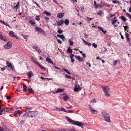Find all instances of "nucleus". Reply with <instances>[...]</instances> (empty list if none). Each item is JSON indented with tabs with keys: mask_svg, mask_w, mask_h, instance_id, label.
<instances>
[{
	"mask_svg": "<svg viewBox=\"0 0 131 131\" xmlns=\"http://www.w3.org/2000/svg\"><path fill=\"white\" fill-rule=\"evenodd\" d=\"M68 42L70 45L72 46L73 45V42L70 39L69 40Z\"/></svg>",
	"mask_w": 131,
	"mask_h": 131,
	"instance_id": "f704fd0d",
	"label": "nucleus"
},
{
	"mask_svg": "<svg viewBox=\"0 0 131 131\" xmlns=\"http://www.w3.org/2000/svg\"><path fill=\"white\" fill-rule=\"evenodd\" d=\"M102 6L101 4H98L96 6V7L97 8V7H101Z\"/></svg>",
	"mask_w": 131,
	"mask_h": 131,
	"instance_id": "09e8293b",
	"label": "nucleus"
},
{
	"mask_svg": "<svg viewBox=\"0 0 131 131\" xmlns=\"http://www.w3.org/2000/svg\"><path fill=\"white\" fill-rule=\"evenodd\" d=\"M37 115V112L35 111H29L23 114L22 116L27 117H33L36 116Z\"/></svg>",
	"mask_w": 131,
	"mask_h": 131,
	"instance_id": "f257e3e1",
	"label": "nucleus"
},
{
	"mask_svg": "<svg viewBox=\"0 0 131 131\" xmlns=\"http://www.w3.org/2000/svg\"><path fill=\"white\" fill-rule=\"evenodd\" d=\"M83 42L84 43L85 45H87L88 42H86L84 40H83Z\"/></svg>",
	"mask_w": 131,
	"mask_h": 131,
	"instance_id": "338daca9",
	"label": "nucleus"
},
{
	"mask_svg": "<svg viewBox=\"0 0 131 131\" xmlns=\"http://www.w3.org/2000/svg\"><path fill=\"white\" fill-rule=\"evenodd\" d=\"M112 2L113 3L115 4L116 3H119L120 2L118 1H116V0H114L112 1Z\"/></svg>",
	"mask_w": 131,
	"mask_h": 131,
	"instance_id": "58836bf2",
	"label": "nucleus"
},
{
	"mask_svg": "<svg viewBox=\"0 0 131 131\" xmlns=\"http://www.w3.org/2000/svg\"><path fill=\"white\" fill-rule=\"evenodd\" d=\"M126 14L128 16V17L130 18H131V15L129 13H126Z\"/></svg>",
	"mask_w": 131,
	"mask_h": 131,
	"instance_id": "864d4df0",
	"label": "nucleus"
},
{
	"mask_svg": "<svg viewBox=\"0 0 131 131\" xmlns=\"http://www.w3.org/2000/svg\"><path fill=\"white\" fill-rule=\"evenodd\" d=\"M103 14V12L101 10H99L97 13V14L100 16H102Z\"/></svg>",
	"mask_w": 131,
	"mask_h": 131,
	"instance_id": "5701e85b",
	"label": "nucleus"
},
{
	"mask_svg": "<svg viewBox=\"0 0 131 131\" xmlns=\"http://www.w3.org/2000/svg\"><path fill=\"white\" fill-rule=\"evenodd\" d=\"M103 90L105 95L106 97H109L110 94L108 92L110 90V88L108 86H106L103 88Z\"/></svg>",
	"mask_w": 131,
	"mask_h": 131,
	"instance_id": "20e7f679",
	"label": "nucleus"
},
{
	"mask_svg": "<svg viewBox=\"0 0 131 131\" xmlns=\"http://www.w3.org/2000/svg\"><path fill=\"white\" fill-rule=\"evenodd\" d=\"M35 30L41 33L44 32L43 30L41 29L39 27H35Z\"/></svg>",
	"mask_w": 131,
	"mask_h": 131,
	"instance_id": "9d476101",
	"label": "nucleus"
},
{
	"mask_svg": "<svg viewBox=\"0 0 131 131\" xmlns=\"http://www.w3.org/2000/svg\"><path fill=\"white\" fill-rule=\"evenodd\" d=\"M75 58L77 60H78L80 62H82L83 61V59L82 57L80 56H77L76 55H75Z\"/></svg>",
	"mask_w": 131,
	"mask_h": 131,
	"instance_id": "6e6552de",
	"label": "nucleus"
},
{
	"mask_svg": "<svg viewBox=\"0 0 131 131\" xmlns=\"http://www.w3.org/2000/svg\"><path fill=\"white\" fill-rule=\"evenodd\" d=\"M46 61L50 63H53L52 61L49 57H47L46 59Z\"/></svg>",
	"mask_w": 131,
	"mask_h": 131,
	"instance_id": "dca6fc26",
	"label": "nucleus"
},
{
	"mask_svg": "<svg viewBox=\"0 0 131 131\" xmlns=\"http://www.w3.org/2000/svg\"><path fill=\"white\" fill-rule=\"evenodd\" d=\"M3 24L9 27V28H10L9 25L7 23L4 21L3 22Z\"/></svg>",
	"mask_w": 131,
	"mask_h": 131,
	"instance_id": "c85d7f7f",
	"label": "nucleus"
},
{
	"mask_svg": "<svg viewBox=\"0 0 131 131\" xmlns=\"http://www.w3.org/2000/svg\"><path fill=\"white\" fill-rule=\"evenodd\" d=\"M0 39H1L2 40L4 41L7 42V40L5 38H3V36H2L1 38H0Z\"/></svg>",
	"mask_w": 131,
	"mask_h": 131,
	"instance_id": "4c0bfd02",
	"label": "nucleus"
},
{
	"mask_svg": "<svg viewBox=\"0 0 131 131\" xmlns=\"http://www.w3.org/2000/svg\"><path fill=\"white\" fill-rule=\"evenodd\" d=\"M43 13L45 14L47 16H50L51 15V14L49 12L47 11H45L43 12Z\"/></svg>",
	"mask_w": 131,
	"mask_h": 131,
	"instance_id": "a878e982",
	"label": "nucleus"
},
{
	"mask_svg": "<svg viewBox=\"0 0 131 131\" xmlns=\"http://www.w3.org/2000/svg\"><path fill=\"white\" fill-rule=\"evenodd\" d=\"M92 45L93 46L94 48H96L97 47V45L95 44V43H92Z\"/></svg>",
	"mask_w": 131,
	"mask_h": 131,
	"instance_id": "37998d69",
	"label": "nucleus"
},
{
	"mask_svg": "<svg viewBox=\"0 0 131 131\" xmlns=\"http://www.w3.org/2000/svg\"><path fill=\"white\" fill-rule=\"evenodd\" d=\"M64 15V14L63 13H60L58 14L57 16V17L59 18H62L63 17Z\"/></svg>",
	"mask_w": 131,
	"mask_h": 131,
	"instance_id": "4468645a",
	"label": "nucleus"
},
{
	"mask_svg": "<svg viewBox=\"0 0 131 131\" xmlns=\"http://www.w3.org/2000/svg\"><path fill=\"white\" fill-rule=\"evenodd\" d=\"M120 18L124 21H125L126 20L125 17L123 16H121Z\"/></svg>",
	"mask_w": 131,
	"mask_h": 131,
	"instance_id": "c756f323",
	"label": "nucleus"
},
{
	"mask_svg": "<svg viewBox=\"0 0 131 131\" xmlns=\"http://www.w3.org/2000/svg\"><path fill=\"white\" fill-rule=\"evenodd\" d=\"M63 70L65 71L66 72L68 73L70 75V73L69 71L68 70L65 69H63Z\"/></svg>",
	"mask_w": 131,
	"mask_h": 131,
	"instance_id": "7c9ffc66",
	"label": "nucleus"
},
{
	"mask_svg": "<svg viewBox=\"0 0 131 131\" xmlns=\"http://www.w3.org/2000/svg\"><path fill=\"white\" fill-rule=\"evenodd\" d=\"M126 38L127 40V41L128 42L130 41L129 35L128 33H126L125 34Z\"/></svg>",
	"mask_w": 131,
	"mask_h": 131,
	"instance_id": "ddd939ff",
	"label": "nucleus"
},
{
	"mask_svg": "<svg viewBox=\"0 0 131 131\" xmlns=\"http://www.w3.org/2000/svg\"><path fill=\"white\" fill-rule=\"evenodd\" d=\"M29 22L32 25H33L35 24V22H34L32 20H29Z\"/></svg>",
	"mask_w": 131,
	"mask_h": 131,
	"instance_id": "c9c22d12",
	"label": "nucleus"
},
{
	"mask_svg": "<svg viewBox=\"0 0 131 131\" xmlns=\"http://www.w3.org/2000/svg\"><path fill=\"white\" fill-rule=\"evenodd\" d=\"M89 109L90 110V112L93 114H96L97 113L98 111L97 110H94L93 108L91 106L89 105Z\"/></svg>",
	"mask_w": 131,
	"mask_h": 131,
	"instance_id": "39448f33",
	"label": "nucleus"
},
{
	"mask_svg": "<svg viewBox=\"0 0 131 131\" xmlns=\"http://www.w3.org/2000/svg\"><path fill=\"white\" fill-rule=\"evenodd\" d=\"M19 2H18V3H17L16 5V6H13V7L12 6V7H13L15 9H18V6L19 5Z\"/></svg>",
	"mask_w": 131,
	"mask_h": 131,
	"instance_id": "412c9836",
	"label": "nucleus"
},
{
	"mask_svg": "<svg viewBox=\"0 0 131 131\" xmlns=\"http://www.w3.org/2000/svg\"><path fill=\"white\" fill-rule=\"evenodd\" d=\"M123 27H124V29L125 31L126 30L127 28L128 27L127 26H123Z\"/></svg>",
	"mask_w": 131,
	"mask_h": 131,
	"instance_id": "bf43d9fd",
	"label": "nucleus"
},
{
	"mask_svg": "<svg viewBox=\"0 0 131 131\" xmlns=\"http://www.w3.org/2000/svg\"><path fill=\"white\" fill-rule=\"evenodd\" d=\"M9 34L10 36L12 37H15L17 39H18L19 38V37H18L17 36L15 35H14V32L12 31H9Z\"/></svg>",
	"mask_w": 131,
	"mask_h": 131,
	"instance_id": "423d86ee",
	"label": "nucleus"
},
{
	"mask_svg": "<svg viewBox=\"0 0 131 131\" xmlns=\"http://www.w3.org/2000/svg\"><path fill=\"white\" fill-rule=\"evenodd\" d=\"M66 118L67 121L71 122L73 124L79 126L82 128H84L83 125L82 123L79 121L72 120L70 118L67 117H66Z\"/></svg>",
	"mask_w": 131,
	"mask_h": 131,
	"instance_id": "f03ea898",
	"label": "nucleus"
},
{
	"mask_svg": "<svg viewBox=\"0 0 131 131\" xmlns=\"http://www.w3.org/2000/svg\"><path fill=\"white\" fill-rule=\"evenodd\" d=\"M11 46V43L9 42H8L6 44L4 45V47L5 48L8 49L10 48Z\"/></svg>",
	"mask_w": 131,
	"mask_h": 131,
	"instance_id": "0eeeda50",
	"label": "nucleus"
},
{
	"mask_svg": "<svg viewBox=\"0 0 131 131\" xmlns=\"http://www.w3.org/2000/svg\"><path fill=\"white\" fill-rule=\"evenodd\" d=\"M91 102L92 103H94V102H96V101L95 99H93L91 101Z\"/></svg>",
	"mask_w": 131,
	"mask_h": 131,
	"instance_id": "a18cd8bd",
	"label": "nucleus"
},
{
	"mask_svg": "<svg viewBox=\"0 0 131 131\" xmlns=\"http://www.w3.org/2000/svg\"><path fill=\"white\" fill-rule=\"evenodd\" d=\"M62 108L61 107H60L59 108H56V109L58 111H61Z\"/></svg>",
	"mask_w": 131,
	"mask_h": 131,
	"instance_id": "3c124183",
	"label": "nucleus"
},
{
	"mask_svg": "<svg viewBox=\"0 0 131 131\" xmlns=\"http://www.w3.org/2000/svg\"><path fill=\"white\" fill-rule=\"evenodd\" d=\"M7 66L9 67H10L11 68L13 69V67L12 66L10 62L8 61H7L6 63Z\"/></svg>",
	"mask_w": 131,
	"mask_h": 131,
	"instance_id": "9b49d317",
	"label": "nucleus"
},
{
	"mask_svg": "<svg viewBox=\"0 0 131 131\" xmlns=\"http://www.w3.org/2000/svg\"><path fill=\"white\" fill-rule=\"evenodd\" d=\"M57 32L59 34H61L63 32V31L61 29H59L57 31Z\"/></svg>",
	"mask_w": 131,
	"mask_h": 131,
	"instance_id": "a19ab883",
	"label": "nucleus"
},
{
	"mask_svg": "<svg viewBox=\"0 0 131 131\" xmlns=\"http://www.w3.org/2000/svg\"><path fill=\"white\" fill-rule=\"evenodd\" d=\"M25 108L29 109V110H31L32 108L31 107H28L26 106V107H25Z\"/></svg>",
	"mask_w": 131,
	"mask_h": 131,
	"instance_id": "13d9d810",
	"label": "nucleus"
},
{
	"mask_svg": "<svg viewBox=\"0 0 131 131\" xmlns=\"http://www.w3.org/2000/svg\"><path fill=\"white\" fill-rule=\"evenodd\" d=\"M97 28L98 29L100 30L103 33L105 34L106 32L107 31H104L103 30V28L101 27H100L99 26Z\"/></svg>",
	"mask_w": 131,
	"mask_h": 131,
	"instance_id": "aec40b11",
	"label": "nucleus"
},
{
	"mask_svg": "<svg viewBox=\"0 0 131 131\" xmlns=\"http://www.w3.org/2000/svg\"><path fill=\"white\" fill-rule=\"evenodd\" d=\"M4 112H11L10 109L8 108V107H6L4 109Z\"/></svg>",
	"mask_w": 131,
	"mask_h": 131,
	"instance_id": "a211bd4d",
	"label": "nucleus"
},
{
	"mask_svg": "<svg viewBox=\"0 0 131 131\" xmlns=\"http://www.w3.org/2000/svg\"><path fill=\"white\" fill-rule=\"evenodd\" d=\"M61 111H64V112H67V111L65 109H64V108H62V109L61 110Z\"/></svg>",
	"mask_w": 131,
	"mask_h": 131,
	"instance_id": "603ef678",
	"label": "nucleus"
},
{
	"mask_svg": "<svg viewBox=\"0 0 131 131\" xmlns=\"http://www.w3.org/2000/svg\"><path fill=\"white\" fill-rule=\"evenodd\" d=\"M71 62L72 63H74V60L73 59H71Z\"/></svg>",
	"mask_w": 131,
	"mask_h": 131,
	"instance_id": "e2e57ef3",
	"label": "nucleus"
},
{
	"mask_svg": "<svg viewBox=\"0 0 131 131\" xmlns=\"http://www.w3.org/2000/svg\"><path fill=\"white\" fill-rule=\"evenodd\" d=\"M35 63L37 64V65L39 66L40 68H41L42 67L40 65V64H39V63H38V62H37L35 61H34Z\"/></svg>",
	"mask_w": 131,
	"mask_h": 131,
	"instance_id": "49530a36",
	"label": "nucleus"
},
{
	"mask_svg": "<svg viewBox=\"0 0 131 131\" xmlns=\"http://www.w3.org/2000/svg\"><path fill=\"white\" fill-rule=\"evenodd\" d=\"M81 88L80 87H79V88H77V87H75L74 88V91L75 92H77L79 90H81Z\"/></svg>",
	"mask_w": 131,
	"mask_h": 131,
	"instance_id": "b1692460",
	"label": "nucleus"
},
{
	"mask_svg": "<svg viewBox=\"0 0 131 131\" xmlns=\"http://www.w3.org/2000/svg\"><path fill=\"white\" fill-rule=\"evenodd\" d=\"M28 91L31 93H34V92L33 91L32 89L31 88H29L28 89Z\"/></svg>",
	"mask_w": 131,
	"mask_h": 131,
	"instance_id": "bb28decb",
	"label": "nucleus"
},
{
	"mask_svg": "<svg viewBox=\"0 0 131 131\" xmlns=\"http://www.w3.org/2000/svg\"><path fill=\"white\" fill-rule=\"evenodd\" d=\"M33 48L34 49H35L39 53H40L41 52V50L38 49V48L37 46H34L33 47Z\"/></svg>",
	"mask_w": 131,
	"mask_h": 131,
	"instance_id": "2eb2a0df",
	"label": "nucleus"
},
{
	"mask_svg": "<svg viewBox=\"0 0 131 131\" xmlns=\"http://www.w3.org/2000/svg\"><path fill=\"white\" fill-rule=\"evenodd\" d=\"M23 87L24 89V90H27V86L25 84H23Z\"/></svg>",
	"mask_w": 131,
	"mask_h": 131,
	"instance_id": "ea45409f",
	"label": "nucleus"
},
{
	"mask_svg": "<svg viewBox=\"0 0 131 131\" xmlns=\"http://www.w3.org/2000/svg\"><path fill=\"white\" fill-rule=\"evenodd\" d=\"M40 16H36V18H35V19L37 20L38 21H39L40 20V18H39Z\"/></svg>",
	"mask_w": 131,
	"mask_h": 131,
	"instance_id": "e433bc0d",
	"label": "nucleus"
},
{
	"mask_svg": "<svg viewBox=\"0 0 131 131\" xmlns=\"http://www.w3.org/2000/svg\"><path fill=\"white\" fill-rule=\"evenodd\" d=\"M86 64L88 65L89 66V67H91V65L89 63L86 62Z\"/></svg>",
	"mask_w": 131,
	"mask_h": 131,
	"instance_id": "4d7b16f0",
	"label": "nucleus"
},
{
	"mask_svg": "<svg viewBox=\"0 0 131 131\" xmlns=\"http://www.w3.org/2000/svg\"><path fill=\"white\" fill-rule=\"evenodd\" d=\"M74 57V55L73 54H71L70 56V57L71 59H72Z\"/></svg>",
	"mask_w": 131,
	"mask_h": 131,
	"instance_id": "052dcab7",
	"label": "nucleus"
},
{
	"mask_svg": "<svg viewBox=\"0 0 131 131\" xmlns=\"http://www.w3.org/2000/svg\"><path fill=\"white\" fill-rule=\"evenodd\" d=\"M64 22L66 25H67L69 24V21L68 19H66Z\"/></svg>",
	"mask_w": 131,
	"mask_h": 131,
	"instance_id": "cd10ccee",
	"label": "nucleus"
},
{
	"mask_svg": "<svg viewBox=\"0 0 131 131\" xmlns=\"http://www.w3.org/2000/svg\"><path fill=\"white\" fill-rule=\"evenodd\" d=\"M117 62L116 61H115L113 62V65L114 66H115Z\"/></svg>",
	"mask_w": 131,
	"mask_h": 131,
	"instance_id": "de8ad7c7",
	"label": "nucleus"
},
{
	"mask_svg": "<svg viewBox=\"0 0 131 131\" xmlns=\"http://www.w3.org/2000/svg\"><path fill=\"white\" fill-rule=\"evenodd\" d=\"M57 36L59 38L62 39L63 41H64L65 38V37L63 35L58 34Z\"/></svg>",
	"mask_w": 131,
	"mask_h": 131,
	"instance_id": "1a4fd4ad",
	"label": "nucleus"
},
{
	"mask_svg": "<svg viewBox=\"0 0 131 131\" xmlns=\"http://www.w3.org/2000/svg\"><path fill=\"white\" fill-rule=\"evenodd\" d=\"M6 67L5 66L4 67L1 68V70L3 71L6 69Z\"/></svg>",
	"mask_w": 131,
	"mask_h": 131,
	"instance_id": "8fccbe9b",
	"label": "nucleus"
},
{
	"mask_svg": "<svg viewBox=\"0 0 131 131\" xmlns=\"http://www.w3.org/2000/svg\"><path fill=\"white\" fill-rule=\"evenodd\" d=\"M67 53H69L70 54L72 53V50L71 49L70 47H69L67 50Z\"/></svg>",
	"mask_w": 131,
	"mask_h": 131,
	"instance_id": "4be33fe9",
	"label": "nucleus"
},
{
	"mask_svg": "<svg viewBox=\"0 0 131 131\" xmlns=\"http://www.w3.org/2000/svg\"><path fill=\"white\" fill-rule=\"evenodd\" d=\"M117 21V20L115 19L113 20L112 22V24L115 27H117V25L115 24V23Z\"/></svg>",
	"mask_w": 131,
	"mask_h": 131,
	"instance_id": "f3484780",
	"label": "nucleus"
},
{
	"mask_svg": "<svg viewBox=\"0 0 131 131\" xmlns=\"http://www.w3.org/2000/svg\"><path fill=\"white\" fill-rule=\"evenodd\" d=\"M68 97L67 96H65L63 97V99L65 101H67L68 100Z\"/></svg>",
	"mask_w": 131,
	"mask_h": 131,
	"instance_id": "72a5a7b5",
	"label": "nucleus"
},
{
	"mask_svg": "<svg viewBox=\"0 0 131 131\" xmlns=\"http://www.w3.org/2000/svg\"><path fill=\"white\" fill-rule=\"evenodd\" d=\"M10 98H11V97L10 96H7L6 97V99L7 100L9 99H10Z\"/></svg>",
	"mask_w": 131,
	"mask_h": 131,
	"instance_id": "774afa93",
	"label": "nucleus"
},
{
	"mask_svg": "<svg viewBox=\"0 0 131 131\" xmlns=\"http://www.w3.org/2000/svg\"><path fill=\"white\" fill-rule=\"evenodd\" d=\"M64 90L62 89H60V88H58L57 89V92H63L64 91Z\"/></svg>",
	"mask_w": 131,
	"mask_h": 131,
	"instance_id": "393cba45",
	"label": "nucleus"
},
{
	"mask_svg": "<svg viewBox=\"0 0 131 131\" xmlns=\"http://www.w3.org/2000/svg\"><path fill=\"white\" fill-rule=\"evenodd\" d=\"M4 111L3 110H0V115H2L3 114L2 112Z\"/></svg>",
	"mask_w": 131,
	"mask_h": 131,
	"instance_id": "5fc2aeb1",
	"label": "nucleus"
},
{
	"mask_svg": "<svg viewBox=\"0 0 131 131\" xmlns=\"http://www.w3.org/2000/svg\"><path fill=\"white\" fill-rule=\"evenodd\" d=\"M72 108V106H71L70 107H66V108L68 109H71Z\"/></svg>",
	"mask_w": 131,
	"mask_h": 131,
	"instance_id": "680f3d73",
	"label": "nucleus"
},
{
	"mask_svg": "<svg viewBox=\"0 0 131 131\" xmlns=\"http://www.w3.org/2000/svg\"><path fill=\"white\" fill-rule=\"evenodd\" d=\"M86 19L88 21L89 20H91L93 19V18H89L88 17H87L86 18Z\"/></svg>",
	"mask_w": 131,
	"mask_h": 131,
	"instance_id": "79ce46f5",
	"label": "nucleus"
},
{
	"mask_svg": "<svg viewBox=\"0 0 131 131\" xmlns=\"http://www.w3.org/2000/svg\"><path fill=\"white\" fill-rule=\"evenodd\" d=\"M80 9L83 12L84 10V8L83 7L80 8Z\"/></svg>",
	"mask_w": 131,
	"mask_h": 131,
	"instance_id": "6e6d98bb",
	"label": "nucleus"
},
{
	"mask_svg": "<svg viewBox=\"0 0 131 131\" xmlns=\"http://www.w3.org/2000/svg\"><path fill=\"white\" fill-rule=\"evenodd\" d=\"M110 16L111 17H112L113 16H114L115 15V14H110Z\"/></svg>",
	"mask_w": 131,
	"mask_h": 131,
	"instance_id": "0e129e2a",
	"label": "nucleus"
},
{
	"mask_svg": "<svg viewBox=\"0 0 131 131\" xmlns=\"http://www.w3.org/2000/svg\"><path fill=\"white\" fill-rule=\"evenodd\" d=\"M56 38L57 39V40L58 43H59V44H61L62 43V41L60 40V39H57V38L56 37Z\"/></svg>",
	"mask_w": 131,
	"mask_h": 131,
	"instance_id": "c03bdc74",
	"label": "nucleus"
},
{
	"mask_svg": "<svg viewBox=\"0 0 131 131\" xmlns=\"http://www.w3.org/2000/svg\"><path fill=\"white\" fill-rule=\"evenodd\" d=\"M44 19L47 22H48L49 21V18L48 17L46 16L44 17Z\"/></svg>",
	"mask_w": 131,
	"mask_h": 131,
	"instance_id": "2f4dec72",
	"label": "nucleus"
},
{
	"mask_svg": "<svg viewBox=\"0 0 131 131\" xmlns=\"http://www.w3.org/2000/svg\"><path fill=\"white\" fill-rule=\"evenodd\" d=\"M28 77L30 78L31 77L32 75V72L31 71H30L28 73Z\"/></svg>",
	"mask_w": 131,
	"mask_h": 131,
	"instance_id": "473e14b6",
	"label": "nucleus"
},
{
	"mask_svg": "<svg viewBox=\"0 0 131 131\" xmlns=\"http://www.w3.org/2000/svg\"><path fill=\"white\" fill-rule=\"evenodd\" d=\"M101 113L105 121L108 122H111V121L110 119V115L108 113L104 111H102Z\"/></svg>",
	"mask_w": 131,
	"mask_h": 131,
	"instance_id": "7ed1b4c3",
	"label": "nucleus"
},
{
	"mask_svg": "<svg viewBox=\"0 0 131 131\" xmlns=\"http://www.w3.org/2000/svg\"><path fill=\"white\" fill-rule=\"evenodd\" d=\"M22 113V112L21 111L18 110L14 112V114H21Z\"/></svg>",
	"mask_w": 131,
	"mask_h": 131,
	"instance_id": "6ab92c4d",
	"label": "nucleus"
},
{
	"mask_svg": "<svg viewBox=\"0 0 131 131\" xmlns=\"http://www.w3.org/2000/svg\"><path fill=\"white\" fill-rule=\"evenodd\" d=\"M64 22V21L63 20H60L57 22V25L58 26L61 25Z\"/></svg>",
	"mask_w": 131,
	"mask_h": 131,
	"instance_id": "f8f14e48",
	"label": "nucleus"
},
{
	"mask_svg": "<svg viewBox=\"0 0 131 131\" xmlns=\"http://www.w3.org/2000/svg\"><path fill=\"white\" fill-rule=\"evenodd\" d=\"M22 36L25 39H26V38H27L28 36L27 35H26L25 36L23 35Z\"/></svg>",
	"mask_w": 131,
	"mask_h": 131,
	"instance_id": "69168bd1",
	"label": "nucleus"
}]
</instances>
